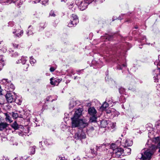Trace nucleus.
Masks as SVG:
<instances>
[{
	"label": "nucleus",
	"instance_id": "obj_40",
	"mask_svg": "<svg viewBox=\"0 0 160 160\" xmlns=\"http://www.w3.org/2000/svg\"><path fill=\"white\" fill-rule=\"evenodd\" d=\"M106 110V112L107 113H110L111 112V110Z\"/></svg>",
	"mask_w": 160,
	"mask_h": 160
},
{
	"label": "nucleus",
	"instance_id": "obj_15",
	"mask_svg": "<svg viewBox=\"0 0 160 160\" xmlns=\"http://www.w3.org/2000/svg\"><path fill=\"white\" fill-rule=\"evenodd\" d=\"M9 91H12L15 88V87L13 84L11 83V82L7 86Z\"/></svg>",
	"mask_w": 160,
	"mask_h": 160
},
{
	"label": "nucleus",
	"instance_id": "obj_20",
	"mask_svg": "<svg viewBox=\"0 0 160 160\" xmlns=\"http://www.w3.org/2000/svg\"><path fill=\"white\" fill-rule=\"evenodd\" d=\"M124 151L127 155H128L131 153V149L129 148H126L124 150H123Z\"/></svg>",
	"mask_w": 160,
	"mask_h": 160
},
{
	"label": "nucleus",
	"instance_id": "obj_45",
	"mask_svg": "<svg viewBox=\"0 0 160 160\" xmlns=\"http://www.w3.org/2000/svg\"><path fill=\"white\" fill-rule=\"evenodd\" d=\"M28 64H27V65H26V68H28Z\"/></svg>",
	"mask_w": 160,
	"mask_h": 160
},
{
	"label": "nucleus",
	"instance_id": "obj_16",
	"mask_svg": "<svg viewBox=\"0 0 160 160\" xmlns=\"http://www.w3.org/2000/svg\"><path fill=\"white\" fill-rule=\"evenodd\" d=\"M109 106L108 104L106 102H104L101 107V109L102 110H106L107 108Z\"/></svg>",
	"mask_w": 160,
	"mask_h": 160
},
{
	"label": "nucleus",
	"instance_id": "obj_39",
	"mask_svg": "<svg viewBox=\"0 0 160 160\" xmlns=\"http://www.w3.org/2000/svg\"><path fill=\"white\" fill-rule=\"evenodd\" d=\"M104 38H106V39H108V40H109V38L108 37V36H104L102 37Z\"/></svg>",
	"mask_w": 160,
	"mask_h": 160
},
{
	"label": "nucleus",
	"instance_id": "obj_5",
	"mask_svg": "<svg viewBox=\"0 0 160 160\" xmlns=\"http://www.w3.org/2000/svg\"><path fill=\"white\" fill-rule=\"evenodd\" d=\"M15 96L14 93H9L6 94L5 97L8 103H11L14 100Z\"/></svg>",
	"mask_w": 160,
	"mask_h": 160
},
{
	"label": "nucleus",
	"instance_id": "obj_2",
	"mask_svg": "<svg viewBox=\"0 0 160 160\" xmlns=\"http://www.w3.org/2000/svg\"><path fill=\"white\" fill-rule=\"evenodd\" d=\"M111 149L113 150V154L115 157H119L123 152V150L121 148L118 147L114 144H112Z\"/></svg>",
	"mask_w": 160,
	"mask_h": 160
},
{
	"label": "nucleus",
	"instance_id": "obj_44",
	"mask_svg": "<svg viewBox=\"0 0 160 160\" xmlns=\"http://www.w3.org/2000/svg\"><path fill=\"white\" fill-rule=\"evenodd\" d=\"M158 80L156 79L155 80V82H158Z\"/></svg>",
	"mask_w": 160,
	"mask_h": 160
},
{
	"label": "nucleus",
	"instance_id": "obj_29",
	"mask_svg": "<svg viewBox=\"0 0 160 160\" xmlns=\"http://www.w3.org/2000/svg\"><path fill=\"white\" fill-rule=\"evenodd\" d=\"M18 117V115L17 113H12V117L14 119H16Z\"/></svg>",
	"mask_w": 160,
	"mask_h": 160
},
{
	"label": "nucleus",
	"instance_id": "obj_49",
	"mask_svg": "<svg viewBox=\"0 0 160 160\" xmlns=\"http://www.w3.org/2000/svg\"><path fill=\"white\" fill-rule=\"evenodd\" d=\"M112 124H113V125H114V123H113ZM114 125V126H113V127L114 128V125Z\"/></svg>",
	"mask_w": 160,
	"mask_h": 160
},
{
	"label": "nucleus",
	"instance_id": "obj_26",
	"mask_svg": "<svg viewBox=\"0 0 160 160\" xmlns=\"http://www.w3.org/2000/svg\"><path fill=\"white\" fill-rule=\"evenodd\" d=\"M30 62L31 64H33L36 62V60L32 57H30Z\"/></svg>",
	"mask_w": 160,
	"mask_h": 160
},
{
	"label": "nucleus",
	"instance_id": "obj_28",
	"mask_svg": "<svg viewBox=\"0 0 160 160\" xmlns=\"http://www.w3.org/2000/svg\"><path fill=\"white\" fill-rule=\"evenodd\" d=\"M14 101L17 103L20 104L21 102H22V100H20V99H18L17 98H14Z\"/></svg>",
	"mask_w": 160,
	"mask_h": 160
},
{
	"label": "nucleus",
	"instance_id": "obj_9",
	"mask_svg": "<svg viewBox=\"0 0 160 160\" xmlns=\"http://www.w3.org/2000/svg\"><path fill=\"white\" fill-rule=\"evenodd\" d=\"M88 112L91 115H94L97 113L96 110L93 107L90 108L88 109Z\"/></svg>",
	"mask_w": 160,
	"mask_h": 160
},
{
	"label": "nucleus",
	"instance_id": "obj_35",
	"mask_svg": "<svg viewBox=\"0 0 160 160\" xmlns=\"http://www.w3.org/2000/svg\"><path fill=\"white\" fill-rule=\"evenodd\" d=\"M55 70V69L53 67H51L50 68V70L51 72H53Z\"/></svg>",
	"mask_w": 160,
	"mask_h": 160
},
{
	"label": "nucleus",
	"instance_id": "obj_46",
	"mask_svg": "<svg viewBox=\"0 0 160 160\" xmlns=\"http://www.w3.org/2000/svg\"><path fill=\"white\" fill-rule=\"evenodd\" d=\"M15 54H16L17 55H18V53H17V52H15Z\"/></svg>",
	"mask_w": 160,
	"mask_h": 160
},
{
	"label": "nucleus",
	"instance_id": "obj_3",
	"mask_svg": "<svg viewBox=\"0 0 160 160\" xmlns=\"http://www.w3.org/2000/svg\"><path fill=\"white\" fill-rule=\"evenodd\" d=\"M152 154V152L149 150L146 151L144 154H142L141 157L140 158L141 160H150L151 156Z\"/></svg>",
	"mask_w": 160,
	"mask_h": 160
},
{
	"label": "nucleus",
	"instance_id": "obj_34",
	"mask_svg": "<svg viewBox=\"0 0 160 160\" xmlns=\"http://www.w3.org/2000/svg\"><path fill=\"white\" fill-rule=\"evenodd\" d=\"M62 157H61L60 156H58L57 157L56 160H62Z\"/></svg>",
	"mask_w": 160,
	"mask_h": 160
},
{
	"label": "nucleus",
	"instance_id": "obj_25",
	"mask_svg": "<svg viewBox=\"0 0 160 160\" xmlns=\"http://www.w3.org/2000/svg\"><path fill=\"white\" fill-rule=\"evenodd\" d=\"M35 146H33L32 147H30V150L31 151L30 153L31 154H33L35 153Z\"/></svg>",
	"mask_w": 160,
	"mask_h": 160
},
{
	"label": "nucleus",
	"instance_id": "obj_8",
	"mask_svg": "<svg viewBox=\"0 0 160 160\" xmlns=\"http://www.w3.org/2000/svg\"><path fill=\"white\" fill-rule=\"evenodd\" d=\"M121 142L122 143H124V146H130L132 144V141L129 139H126L125 140H123Z\"/></svg>",
	"mask_w": 160,
	"mask_h": 160
},
{
	"label": "nucleus",
	"instance_id": "obj_10",
	"mask_svg": "<svg viewBox=\"0 0 160 160\" xmlns=\"http://www.w3.org/2000/svg\"><path fill=\"white\" fill-rule=\"evenodd\" d=\"M27 61V57H22L21 59L19 60H18L16 62V63L18 64L20 63H22L23 64H25Z\"/></svg>",
	"mask_w": 160,
	"mask_h": 160
},
{
	"label": "nucleus",
	"instance_id": "obj_47",
	"mask_svg": "<svg viewBox=\"0 0 160 160\" xmlns=\"http://www.w3.org/2000/svg\"><path fill=\"white\" fill-rule=\"evenodd\" d=\"M123 66H124V67H125L126 66V65L125 64H123Z\"/></svg>",
	"mask_w": 160,
	"mask_h": 160
},
{
	"label": "nucleus",
	"instance_id": "obj_17",
	"mask_svg": "<svg viewBox=\"0 0 160 160\" xmlns=\"http://www.w3.org/2000/svg\"><path fill=\"white\" fill-rule=\"evenodd\" d=\"M4 115L6 116L5 119L6 121H8L10 123H11L12 122L11 119V118L7 113H5Z\"/></svg>",
	"mask_w": 160,
	"mask_h": 160
},
{
	"label": "nucleus",
	"instance_id": "obj_4",
	"mask_svg": "<svg viewBox=\"0 0 160 160\" xmlns=\"http://www.w3.org/2000/svg\"><path fill=\"white\" fill-rule=\"evenodd\" d=\"M23 32L22 30L16 28L14 29L12 32V33L14 34V36L18 37L21 36L23 34Z\"/></svg>",
	"mask_w": 160,
	"mask_h": 160
},
{
	"label": "nucleus",
	"instance_id": "obj_36",
	"mask_svg": "<svg viewBox=\"0 0 160 160\" xmlns=\"http://www.w3.org/2000/svg\"><path fill=\"white\" fill-rule=\"evenodd\" d=\"M41 0H32V1L34 2L35 3L39 2Z\"/></svg>",
	"mask_w": 160,
	"mask_h": 160
},
{
	"label": "nucleus",
	"instance_id": "obj_13",
	"mask_svg": "<svg viewBox=\"0 0 160 160\" xmlns=\"http://www.w3.org/2000/svg\"><path fill=\"white\" fill-rule=\"evenodd\" d=\"M8 124L6 122H0V131H2L7 127Z\"/></svg>",
	"mask_w": 160,
	"mask_h": 160
},
{
	"label": "nucleus",
	"instance_id": "obj_7",
	"mask_svg": "<svg viewBox=\"0 0 160 160\" xmlns=\"http://www.w3.org/2000/svg\"><path fill=\"white\" fill-rule=\"evenodd\" d=\"M82 108H79L75 109L74 116L73 117L77 118H79L82 115Z\"/></svg>",
	"mask_w": 160,
	"mask_h": 160
},
{
	"label": "nucleus",
	"instance_id": "obj_38",
	"mask_svg": "<svg viewBox=\"0 0 160 160\" xmlns=\"http://www.w3.org/2000/svg\"><path fill=\"white\" fill-rule=\"evenodd\" d=\"M13 46L15 48H17L18 46V45L16 44H13Z\"/></svg>",
	"mask_w": 160,
	"mask_h": 160
},
{
	"label": "nucleus",
	"instance_id": "obj_30",
	"mask_svg": "<svg viewBox=\"0 0 160 160\" xmlns=\"http://www.w3.org/2000/svg\"><path fill=\"white\" fill-rule=\"evenodd\" d=\"M50 15L51 16L54 17L55 16V14L54 13V12L52 11L50 13Z\"/></svg>",
	"mask_w": 160,
	"mask_h": 160
},
{
	"label": "nucleus",
	"instance_id": "obj_33",
	"mask_svg": "<svg viewBox=\"0 0 160 160\" xmlns=\"http://www.w3.org/2000/svg\"><path fill=\"white\" fill-rule=\"evenodd\" d=\"M110 110H111V113L112 114H114V112L115 111V109L113 108H111Z\"/></svg>",
	"mask_w": 160,
	"mask_h": 160
},
{
	"label": "nucleus",
	"instance_id": "obj_14",
	"mask_svg": "<svg viewBox=\"0 0 160 160\" xmlns=\"http://www.w3.org/2000/svg\"><path fill=\"white\" fill-rule=\"evenodd\" d=\"M75 21V23H78V18L77 15L75 14H72L71 17V20Z\"/></svg>",
	"mask_w": 160,
	"mask_h": 160
},
{
	"label": "nucleus",
	"instance_id": "obj_21",
	"mask_svg": "<svg viewBox=\"0 0 160 160\" xmlns=\"http://www.w3.org/2000/svg\"><path fill=\"white\" fill-rule=\"evenodd\" d=\"M11 126L15 130L18 129V126L16 122H14L12 125Z\"/></svg>",
	"mask_w": 160,
	"mask_h": 160
},
{
	"label": "nucleus",
	"instance_id": "obj_31",
	"mask_svg": "<svg viewBox=\"0 0 160 160\" xmlns=\"http://www.w3.org/2000/svg\"><path fill=\"white\" fill-rule=\"evenodd\" d=\"M2 95H0V104H2L3 103V100L2 99L1 97H2Z\"/></svg>",
	"mask_w": 160,
	"mask_h": 160
},
{
	"label": "nucleus",
	"instance_id": "obj_32",
	"mask_svg": "<svg viewBox=\"0 0 160 160\" xmlns=\"http://www.w3.org/2000/svg\"><path fill=\"white\" fill-rule=\"evenodd\" d=\"M94 128L93 127H91L90 129L88 130V132H91L92 131L94 130Z\"/></svg>",
	"mask_w": 160,
	"mask_h": 160
},
{
	"label": "nucleus",
	"instance_id": "obj_22",
	"mask_svg": "<svg viewBox=\"0 0 160 160\" xmlns=\"http://www.w3.org/2000/svg\"><path fill=\"white\" fill-rule=\"evenodd\" d=\"M92 116L90 119V122H96L97 119L96 117L95 116V115Z\"/></svg>",
	"mask_w": 160,
	"mask_h": 160
},
{
	"label": "nucleus",
	"instance_id": "obj_48",
	"mask_svg": "<svg viewBox=\"0 0 160 160\" xmlns=\"http://www.w3.org/2000/svg\"><path fill=\"white\" fill-rule=\"evenodd\" d=\"M72 21H73V22H72L74 23V21H73V20H72Z\"/></svg>",
	"mask_w": 160,
	"mask_h": 160
},
{
	"label": "nucleus",
	"instance_id": "obj_41",
	"mask_svg": "<svg viewBox=\"0 0 160 160\" xmlns=\"http://www.w3.org/2000/svg\"><path fill=\"white\" fill-rule=\"evenodd\" d=\"M2 89L1 88V87H0V95H2Z\"/></svg>",
	"mask_w": 160,
	"mask_h": 160
},
{
	"label": "nucleus",
	"instance_id": "obj_11",
	"mask_svg": "<svg viewBox=\"0 0 160 160\" xmlns=\"http://www.w3.org/2000/svg\"><path fill=\"white\" fill-rule=\"evenodd\" d=\"M108 124L107 120H103L101 122L100 126L102 128H105L106 127Z\"/></svg>",
	"mask_w": 160,
	"mask_h": 160
},
{
	"label": "nucleus",
	"instance_id": "obj_1",
	"mask_svg": "<svg viewBox=\"0 0 160 160\" xmlns=\"http://www.w3.org/2000/svg\"><path fill=\"white\" fill-rule=\"evenodd\" d=\"M72 120V127H79L83 128L88 125V121L85 119H79V118L72 117L71 118Z\"/></svg>",
	"mask_w": 160,
	"mask_h": 160
},
{
	"label": "nucleus",
	"instance_id": "obj_12",
	"mask_svg": "<svg viewBox=\"0 0 160 160\" xmlns=\"http://www.w3.org/2000/svg\"><path fill=\"white\" fill-rule=\"evenodd\" d=\"M75 138L77 139L79 138L83 139L85 138H86V135L83 132H82L81 135L80 136L78 134H76L75 135Z\"/></svg>",
	"mask_w": 160,
	"mask_h": 160
},
{
	"label": "nucleus",
	"instance_id": "obj_18",
	"mask_svg": "<svg viewBox=\"0 0 160 160\" xmlns=\"http://www.w3.org/2000/svg\"><path fill=\"white\" fill-rule=\"evenodd\" d=\"M76 105V102L75 101L72 100L70 101L69 103V108H72L75 106Z\"/></svg>",
	"mask_w": 160,
	"mask_h": 160
},
{
	"label": "nucleus",
	"instance_id": "obj_6",
	"mask_svg": "<svg viewBox=\"0 0 160 160\" xmlns=\"http://www.w3.org/2000/svg\"><path fill=\"white\" fill-rule=\"evenodd\" d=\"M61 80V79L52 78L50 79V83L52 85H58Z\"/></svg>",
	"mask_w": 160,
	"mask_h": 160
},
{
	"label": "nucleus",
	"instance_id": "obj_24",
	"mask_svg": "<svg viewBox=\"0 0 160 160\" xmlns=\"http://www.w3.org/2000/svg\"><path fill=\"white\" fill-rule=\"evenodd\" d=\"M73 21H72V20H71L70 22L68 24V26L69 27H74V26L77 24V23H75V21L74 23L72 22Z\"/></svg>",
	"mask_w": 160,
	"mask_h": 160
},
{
	"label": "nucleus",
	"instance_id": "obj_43",
	"mask_svg": "<svg viewBox=\"0 0 160 160\" xmlns=\"http://www.w3.org/2000/svg\"><path fill=\"white\" fill-rule=\"evenodd\" d=\"M159 138L158 137H157V138H156V140H158L159 139Z\"/></svg>",
	"mask_w": 160,
	"mask_h": 160
},
{
	"label": "nucleus",
	"instance_id": "obj_37",
	"mask_svg": "<svg viewBox=\"0 0 160 160\" xmlns=\"http://www.w3.org/2000/svg\"><path fill=\"white\" fill-rule=\"evenodd\" d=\"M3 66V64L0 61V71L1 70Z\"/></svg>",
	"mask_w": 160,
	"mask_h": 160
},
{
	"label": "nucleus",
	"instance_id": "obj_19",
	"mask_svg": "<svg viewBox=\"0 0 160 160\" xmlns=\"http://www.w3.org/2000/svg\"><path fill=\"white\" fill-rule=\"evenodd\" d=\"M1 82L7 86L8 84L10 82V81L8 80V79H3L2 80Z\"/></svg>",
	"mask_w": 160,
	"mask_h": 160
},
{
	"label": "nucleus",
	"instance_id": "obj_42",
	"mask_svg": "<svg viewBox=\"0 0 160 160\" xmlns=\"http://www.w3.org/2000/svg\"><path fill=\"white\" fill-rule=\"evenodd\" d=\"M27 33H28V35H29L32 34V33H31V32H29V31H28V32H27Z\"/></svg>",
	"mask_w": 160,
	"mask_h": 160
},
{
	"label": "nucleus",
	"instance_id": "obj_23",
	"mask_svg": "<svg viewBox=\"0 0 160 160\" xmlns=\"http://www.w3.org/2000/svg\"><path fill=\"white\" fill-rule=\"evenodd\" d=\"M73 21H72V20H71L70 22L68 24V26L69 27H74V26L77 24V23H75V21L74 23L72 22Z\"/></svg>",
	"mask_w": 160,
	"mask_h": 160
},
{
	"label": "nucleus",
	"instance_id": "obj_27",
	"mask_svg": "<svg viewBox=\"0 0 160 160\" xmlns=\"http://www.w3.org/2000/svg\"><path fill=\"white\" fill-rule=\"evenodd\" d=\"M105 147V144H102V145H100L99 146H97L96 147V149L97 150H100L102 148H104Z\"/></svg>",
	"mask_w": 160,
	"mask_h": 160
}]
</instances>
